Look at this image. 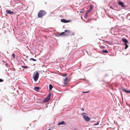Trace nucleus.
<instances>
[{"label": "nucleus", "mask_w": 130, "mask_h": 130, "mask_svg": "<svg viewBox=\"0 0 130 130\" xmlns=\"http://www.w3.org/2000/svg\"><path fill=\"white\" fill-rule=\"evenodd\" d=\"M46 13V12L44 10H41L38 13V18H41Z\"/></svg>", "instance_id": "obj_1"}, {"label": "nucleus", "mask_w": 130, "mask_h": 130, "mask_svg": "<svg viewBox=\"0 0 130 130\" xmlns=\"http://www.w3.org/2000/svg\"><path fill=\"white\" fill-rule=\"evenodd\" d=\"M8 75L10 76L11 78H14L15 75L14 71L13 70H10L8 71Z\"/></svg>", "instance_id": "obj_2"}, {"label": "nucleus", "mask_w": 130, "mask_h": 130, "mask_svg": "<svg viewBox=\"0 0 130 130\" xmlns=\"http://www.w3.org/2000/svg\"><path fill=\"white\" fill-rule=\"evenodd\" d=\"M34 76H33L35 82H36L38 80L39 76V74L38 72H36L34 73Z\"/></svg>", "instance_id": "obj_3"}, {"label": "nucleus", "mask_w": 130, "mask_h": 130, "mask_svg": "<svg viewBox=\"0 0 130 130\" xmlns=\"http://www.w3.org/2000/svg\"><path fill=\"white\" fill-rule=\"evenodd\" d=\"M51 95L50 94H49L48 96L43 101V102L45 103L48 101L49 100Z\"/></svg>", "instance_id": "obj_4"}, {"label": "nucleus", "mask_w": 130, "mask_h": 130, "mask_svg": "<svg viewBox=\"0 0 130 130\" xmlns=\"http://www.w3.org/2000/svg\"><path fill=\"white\" fill-rule=\"evenodd\" d=\"M85 120L86 121H88L90 120V118L88 116L84 115L83 116Z\"/></svg>", "instance_id": "obj_5"}, {"label": "nucleus", "mask_w": 130, "mask_h": 130, "mask_svg": "<svg viewBox=\"0 0 130 130\" xmlns=\"http://www.w3.org/2000/svg\"><path fill=\"white\" fill-rule=\"evenodd\" d=\"M68 78L67 77H66L64 80V85H63V86H67L68 84Z\"/></svg>", "instance_id": "obj_6"}, {"label": "nucleus", "mask_w": 130, "mask_h": 130, "mask_svg": "<svg viewBox=\"0 0 130 130\" xmlns=\"http://www.w3.org/2000/svg\"><path fill=\"white\" fill-rule=\"evenodd\" d=\"M65 36H67L69 35L71 32V31L69 30H65Z\"/></svg>", "instance_id": "obj_7"}, {"label": "nucleus", "mask_w": 130, "mask_h": 130, "mask_svg": "<svg viewBox=\"0 0 130 130\" xmlns=\"http://www.w3.org/2000/svg\"><path fill=\"white\" fill-rule=\"evenodd\" d=\"M6 12L8 14H14V13L13 11H11L10 10H7L6 11Z\"/></svg>", "instance_id": "obj_8"}, {"label": "nucleus", "mask_w": 130, "mask_h": 130, "mask_svg": "<svg viewBox=\"0 0 130 130\" xmlns=\"http://www.w3.org/2000/svg\"><path fill=\"white\" fill-rule=\"evenodd\" d=\"M118 3L119 5H121L122 7H125L123 2L120 1H118Z\"/></svg>", "instance_id": "obj_9"}, {"label": "nucleus", "mask_w": 130, "mask_h": 130, "mask_svg": "<svg viewBox=\"0 0 130 130\" xmlns=\"http://www.w3.org/2000/svg\"><path fill=\"white\" fill-rule=\"evenodd\" d=\"M61 22L63 23H67L69 22V21L66 20L64 19H61Z\"/></svg>", "instance_id": "obj_10"}, {"label": "nucleus", "mask_w": 130, "mask_h": 130, "mask_svg": "<svg viewBox=\"0 0 130 130\" xmlns=\"http://www.w3.org/2000/svg\"><path fill=\"white\" fill-rule=\"evenodd\" d=\"M122 41L125 44V43L127 44L128 43L127 40L125 38H123L122 39Z\"/></svg>", "instance_id": "obj_11"}, {"label": "nucleus", "mask_w": 130, "mask_h": 130, "mask_svg": "<svg viewBox=\"0 0 130 130\" xmlns=\"http://www.w3.org/2000/svg\"><path fill=\"white\" fill-rule=\"evenodd\" d=\"M91 11V10H90V9H89V10H88V11H87V12L86 13V14H85V17L86 18H87V17L88 16V14Z\"/></svg>", "instance_id": "obj_12"}, {"label": "nucleus", "mask_w": 130, "mask_h": 130, "mask_svg": "<svg viewBox=\"0 0 130 130\" xmlns=\"http://www.w3.org/2000/svg\"><path fill=\"white\" fill-rule=\"evenodd\" d=\"M66 123L64 121H61L58 123V125H60L65 124Z\"/></svg>", "instance_id": "obj_13"}, {"label": "nucleus", "mask_w": 130, "mask_h": 130, "mask_svg": "<svg viewBox=\"0 0 130 130\" xmlns=\"http://www.w3.org/2000/svg\"><path fill=\"white\" fill-rule=\"evenodd\" d=\"M122 90L124 92L127 93H130V91L127 90L125 89H123Z\"/></svg>", "instance_id": "obj_14"}, {"label": "nucleus", "mask_w": 130, "mask_h": 130, "mask_svg": "<svg viewBox=\"0 0 130 130\" xmlns=\"http://www.w3.org/2000/svg\"><path fill=\"white\" fill-rule=\"evenodd\" d=\"M65 34V31L64 32H62L60 33L59 35V36H64Z\"/></svg>", "instance_id": "obj_15"}, {"label": "nucleus", "mask_w": 130, "mask_h": 130, "mask_svg": "<svg viewBox=\"0 0 130 130\" xmlns=\"http://www.w3.org/2000/svg\"><path fill=\"white\" fill-rule=\"evenodd\" d=\"M34 89L37 91H38L39 89V87H35L34 88Z\"/></svg>", "instance_id": "obj_16"}, {"label": "nucleus", "mask_w": 130, "mask_h": 130, "mask_svg": "<svg viewBox=\"0 0 130 130\" xmlns=\"http://www.w3.org/2000/svg\"><path fill=\"white\" fill-rule=\"evenodd\" d=\"M49 90L50 91L53 88V86L51 84H50L49 85Z\"/></svg>", "instance_id": "obj_17"}, {"label": "nucleus", "mask_w": 130, "mask_h": 130, "mask_svg": "<svg viewBox=\"0 0 130 130\" xmlns=\"http://www.w3.org/2000/svg\"><path fill=\"white\" fill-rule=\"evenodd\" d=\"M102 52L103 53H108V51L107 50H103L102 51Z\"/></svg>", "instance_id": "obj_18"}, {"label": "nucleus", "mask_w": 130, "mask_h": 130, "mask_svg": "<svg viewBox=\"0 0 130 130\" xmlns=\"http://www.w3.org/2000/svg\"><path fill=\"white\" fill-rule=\"evenodd\" d=\"M125 49H126L128 47V46L126 43H125Z\"/></svg>", "instance_id": "obj_19"}, {"label": "nucleus", "mask_w": 130, "mask_h": 130, "mask_svg": "<svg viewBox=\"0 0 130 130\" xmlns=\"http://www.w3.org/2000/svg\"><path fill=\"white\" fill-rule=\"evenodd\" d=\"M30 60H32V61H36V59H34L33 58H30Z\"/></svg>", "instance_id": "obj_20"}, {"label": "nucleus", "mask_w": 130, "mask_h": 130, "mask_svg": "<svg viewBox=\"0 0 130 130\" xmlns=\"http://www.w3.org/2000/svg\"><path fill=\"white\" fill-rule=\"evenodd\" d=\"M90 10H92V9L93 8V6L92 5H91L90 6Z\"/></svg>", "instance_id": "obj_21"}, {"label": "nucleus", "mask_w": 130, "mask_h": 130, "mask_svg": "<svg viewBox=\"0 0 130 130\" xmlns=\"http://www.w3.org/2000/svg\"><path fill=\"white\" fill-rule=\"evenodd\" d=\"M22 68H28V67L27 66H22Z\"/></svg>", "instance_id": "obj_22"}, {"label": "nucleus", "mask_w": 130, "mask_h": 130, "mask_svg": "<svg viewBox=\"0 0 130 130\" xmlns=\"http://www.w3.org/2000/svg\"><path fill=\"white\" fill-rule=\"evenodd\" d=\"M100 48H103V49H104V48H105V47L104 46H100Z\"/></svg>", "instance_id": "obj_23"}, {"label": "nucleus", "mask_w": 130, "mask_h": 130, "mask_svg": "<svg viewBox=\"0 0 130 130\" xmlns=\"http://www.w3.org/2000/svg\"><path fill=\"white\" fill-rule=\"evenodd\" d=\"M99 121H98L97 123L95 124L94 125H96L99 124Z\"/></svg>", "instance_id": "obj_24"}, {"label": "nucleus", "mask_w": 130, "mask_h": 130, "mask_svg": "<svg viewBox=\"0 0 130 130\" xmlns=\"http://www.w3.org/2000/svg\"><path fill=\"white\" fill-rule=\"evenodd\" d=\"M71 35H74V32H72V31H71Z\"/></svg>", "instance_id": "obj_25"}, {"label": "nucleus", "mask_w": 130, "mask_h": 130, "mask_svg": "<svg viewBox=\"0 0 130 130\" xmlns=\"http://www.w3.org/2000/svg\"><path fill=\"white\" fill-rule=\"evenodd\" d=\"M89 92V91H88L87 92H83L82 93H88Z\"/></svg>", "instance_id": "obj_26"}, {"label": "nucleus", "mask_w": 130, "mask_h": 130, "mask_svg": "<svg viewBox=\"0 0 130 130\" xmlns=\"http://www.w3.org/2000/svg\"><path fill=\"white\" fill-rule=\"evenodd\" d=\"M12 56L14 58H15V54H13L12 55Z\"/></svg>", "instance_id": "obj_27"}, {"label": "nucleus", "mask_w": 130, "mask_h": 130, "mask_svg": "<svg viewBox=\"0 0 130 130\" xmlns=\"http://www.w3.org/2000/svg\"><path fill=\"white\" fill-rule=\"evenodd\" d=\"M4 81V80L1 79H0V82H2Z\"/></svg>", "instance_id": "obj_28"}, {"label": "nucleus", "mask_w": 130, "mask_h": 130, "mask_svg": "<svg viewBox=\"0 0 130 130\" xmlns=\"http://www.w3.org/2000/svg\"><path fill=\"white\" fill-rule=\"evenodd\" d=\"M6 67H8V65L7 63H6Z\"/></svg>", "instance_id": "obj_29"}, {"label": "nucleus", "mask_w": 130, "mask_h": 130, "mask_svg": "<svg viewBox=\"0 0 130 130\" xmlns=\"http://www.w3.org/2000/svg\"><path fill=\"white\" fill-rule=\"evenodd\" d=\"M67 75V74H65L64 75H63V76H66Z\"/></svg>", "instance_id": "obj_30"}, {"label": "nucleus", "mask_w": 130, "mask_h": 130, "mask_svg": "<svg viewBox=\"0 0 130 130\" xmlns=\"http://www.w3.org/2000/svg\"><path fill=\"white\" fill-rule=\"evenodd\" d=\"M81 110L83 111H84V108H82L81 109Z\"/></svg>", "instance_id": "obj_31"}, {"label": "nucleus", "mask_w": 130, "mask_h": 130, "mask_svg": "<svg viewBox=\"0 0 130 130\" xmlns=\"http://www.w3.org/2000/svg\"><path fill=\"white\" fill-rule=\"evenodd\" d=\"M82 12H83V11H80V13H81Z\"/></svg>", "instance_id": "obj_32"}, {"label": "nucleus", "mask_w": 130, "mask_h": 130, "mask_svg": "<svg viewBox=\"0 0 130 130\" xmlns=\"http://www.w3.org/2000/svg\"><path fill=\"white\" fill-rule=\"evenodd\" d=\"M105 42H108L107 41H105Z\"/></svg>", "instance_id": "obj_33"}, {"label": "nucleus", "mask_w": 130, "mask_h": 130, "mask_svg": "<svg viewBox=\"0 0 130 130\" xmlns=\"http://www.w3.org/2000/svg\"><path fill=\"white\" fill-rule=\"evenodd\" d=\"M48 130H51L50 129H48Z\"/></svg>", "instance_id": "obj_34"}]
</instances>
